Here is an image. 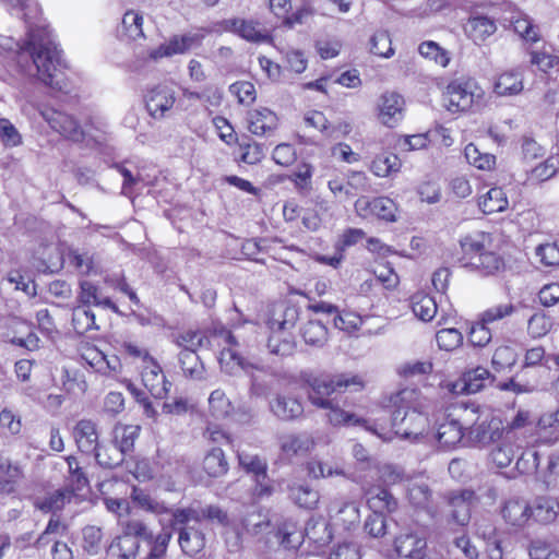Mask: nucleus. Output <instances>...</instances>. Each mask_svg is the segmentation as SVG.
<instances>
[{
	"label": "nucleus",
	"mask_w": 559,
	"mask_h": 559,
	"mask_svg": "<svg viewBox=\"0 0 559 559\" xmlns=\"http://www.w3.org/2000/svg\"><path fill=\"white\" fill-rule=\"evenodd\" d=\"M27 39L21 44L11 36L0 35V50L14 52L21 71L35 76L56 91L67 92L61 67V51L50 38L49 31L39 23V17L29 14Z\"/></svg>",
	"instance_id": "1"
},
{
	"label": "nucleus",
	"mask_w": 559,
	"mask_h": 559,
	"mask_svg": "<svg viewBox=\"0 0 559 559\" xmlns=\"http://www.w3.org/2000/svg\"><path fill=\"white\" fill-rule=\"evenodd\" d=\"M418 392L415 389L405 388L390 397L392 431H383L374 427H367L382 440H391L392 432L403 439L416 441L424 437L429 429V419L417 404Z\"/></svg>",
	"instance_id": "2"
},
{
	"label": "nucleus",
	"mask_w": 559,
	"mask_h": 559,
	"mask_svg": "<svg viewBox=\"0 0 559 559\" xmlns=\"http://www.w3.org/2000/svg\"><path fill=\"white\" fill-rule=\"evenodd\" d=\"M310 391L308 399L312 405L329 409L326 416L333 426L359 425L361 420L355 414L334 406L329 396L335 392H358L365 383L360 376L353 373H338L334 376L314 377L307 381Z\"/></svg>",
	"instance_id": "3"
},
{
	"label": "nucleus",
	"mask_w": 559,
	"mask_h": 559,
	"mask_svg": "<svg viewBox=\"0 0 559 559\" xmlns=\"http://www.w3.org/2000/svg\"><path fill=\"white\" fill-rule=\"evenodd\" d=\"M215 335L222 341L221 344L228 346V348L224 347L221 353L222 370L229 376H236L238 370H242L250 378L249 394L254 397L267 396L272 391L271 368L234 352L231 347L237 346L238 342L233 333L225 328L215 330Z\"/></svg>",
	"instance_id": "4"
},
{
	"label": "nucleus",
	"mask_w": 559,
	"mask_h": 559,
	"mask_svg": "<svg viewBox=\"0 0 559 559\" xmlns=\"http://www.w3.org/2000/svg\"><path fill=\"white\" fill-rule=\"evenodd\" d=\"M241 524L248 534L264 538L266 545H273L275 538L277 545L290 549L297 548L302 542V535L293 520L285 519L272 524L261 512H251L242 519Z\"/></svg>",
	"instance_id": "5"
},
{
	"label": "nucleus",
	"mask_w": 559,
	"mask_h": 559,
	"mask_svg": "<svg viewBox=\"0 0 559 559\" xmlns=\"http://www.w3.org/2000/svg\"><path fill=\"white\" fill-rule=\"evenodd\" d=\"M462 265L477 271L481 275H491L504 267L503 259L493 250L490 234L479 231L461 240Z\"/></svg>",
	"instance_id": "6"
},
{
	"label": "nucleus",
	"mask_w": 559,
	"mask_h": 559,
	"mask_svg": "<svg viewBox=\"0 0 559 559\" xmlns=\"http://www.w3.org/2000/svg\"><path fill=\"white\" fill-rule=\"evenodd\" d=\"M484 90L472 78L452 80L442 94L444 108L452 114L478 110L484 102Z\"/></svg>",
	"instance_id": "7"
},
{
	"label": "nucleus",
	"mask_w": 559,
	"mask_h": 559,
	"mask_svg": "<svg viewBox=\"0 0 559 559\" xmlns=\"http://www.w3.org/2000/svg\"><path fill=\"white\" fill-rule=\"evenodd\" d=\"M479 413L478 407L465 408L462 420L468 427V440L479 447H487L504 438L506 427L499 417Z\"/></svg>",
	"instance_id": "8"
},
{
	"label": "nucleus",
	"mask_w": 559,
	"mask_h": 559,
	"mask_svg": "<svg viewBox=\"0 0 559 559\" xmlns=\"http://www.w3.org/2000/svg\"><path fill=\"white\" fill-rule=\"evenodd\" d=\"M298 319L295 307H285L280 318H272L269 322L271 335L267 340V348L271 354L289 356L294 353L296 343L290 330Z\"/></svg>",
	"instance_id": "9"
},
{
	"label": "nucleus",
	"mask_w": 559,
	"mask_h": 559,
	"mask_svg": "<svg viewBox=\"0 0 559 559\" xmlns=\"http://www.w3.org/2000/svg\"><path fill=\"white\" fill-rule=\"evenodd\" d=\"M39 114L49 127L68 140L80 142L84 139L81 123L72 116L53 107H41Z\"/></svg>",
	"instance_id": "10"
},
{
	"label": "nucleus",
	"mask_w": 559,
	"mask_h": 559,
	"mask_svg": "<svg viewBox=\"0 0 559 559\" xmlns=\"http://www.w3.org/2000/svg\"><path fill=\"white\" fill-rule=\"evenodd\" d=\"M393 548L400 559H418L428 549L427 536L414 527L403 528L394 537Z\"/></svg>",
	"instance_id": "11"
},
{
	"label": "nucleus",
	"mask_w": 559,
	"mask_h": 559,
	"mask_svg": "<svg viewBox=\"0 0 559 559\" xmlns=\"http://www.w3.org/2000/svg\"><path fill=\"white\" fill-rule=\"evenodd\" d=\"M203 519L217 521L219 524H227V514L217 506L189 507L186 509H176L173 512L171 525L175 528L177 524L200 523Z\"/></svg>",
	"instance_id": "12"
},
{
	"label": "nucleus",
	"mask_w": 559,
	"mask_h": 559,
	"mask_svg": "<svg viewBox=\"0 0 559 559\" xmlns=\"http://www.w3.org/2000/svg\"><path fill=\"white\" fill-rule=\"evenodd\" d=\"M355 209L362 217L373 215L390 223L396 221L397 205L388 197H378L371 200L366 197L359 198L355 202Z\"/></svg>",
	"instance_id": "13"
},
{
	"label": "nucleus",
	"mask_w": 559,
	"mask_h": 559,
	"mask_svg": "<svg viewBox=\"0 0 559 559\" xmlns=\"http://www.w3.org/2000/svg\"><path fill=\"white\" fill-rule=\"evenodd\" d=\"M203 35L198 33H188L183 35H175L167 43L159 45L157 48L148 52L152 60L173 57L175 55H182L190 49L200 46Z\"/></svg>",
	"instance_id": "14"
},
{
	"label": "nucleus",
	"mask_w": 559,
	"mask_h": 559,
	"mask_svg": "<svg viewBox=\"0 0 559 559\" xmlns=\"http://www.w3.org/2000/svg\"><path fill=\"white\" fill-rule=\"evenodd\" d=\"M221 25L224 31L237 34L248 41L266 43L271 39L269 29L254 20L228 19Z\"/></svg>",
	"instance_id": "15"
},
{
	"label": "nucleus",
	"mask_w": 559,
	"mask_h": 559,
	"mask_svg": "<svg viewBox=\"0 0 559 559\" xmlns=\"http://www.w3.org/2000/svg\"><path fill=\"white\" fill-rule=\"evenodd\" d=\"M81 358L95 372L111 377L120 372L121 362L118 356H108L95 346L86 345L81 349Z\"/></svg>",
	"instance_id": "16"
},
{
	"label": "nucleus",
	"mask_w": 559,
	"mask_h": 559,
	"mask_svg": "<svg viewBox=\"0 0 559 559\" xmlns=\"http://www.w3.org/2000/svg\"><path fill=\"white\" fill-rule=\"evenodd\" d=\"M176 102L175 91L166 84H158L147 91L145 107L151 117L162 119L171 110Z\"/></svg>",
	"instance_id": "17"
},
{
	"label": "nucleus",
	"mask_w": 559,
	"mask_h": 559,
	"mask_svg": "<svg viewBox=\"0 0 559 559\" xmlns=\"http://www.w3.org/2000/svg\"><path fill=\"white\" fill-rule=\"evenodd\" d=\"M141 379L153 397L162 400L168 395L171 383L155 358L142 365Z\"/></svg>",
	"instance_id": "18"
},
{
	"label": "nucleus",
	"mask_w": 559,
	"mask_h": 559,
	"mask_svg": "<svg viewBox=\"0 0 559 559\" xmlns=\"http://www.w3.org/2000/svg\"><path fill=\"white\" fill-rule=\"evenodd\" d=\"M404 98L395 92L383 93L378 103V118L389 128L397 126L404 117Z\"/></svg>",
	"instance_id": "19"
},
{
	"label": "nucleus",
	"mask_w": 559,
	"mask_h": 559,
	"mask_svg": "<svg viewBox=\"0 0 559 559\" xmlns=\"http://www.w3.org/2000/svg\"><path fill=\"white\" fill-rule=\"evenodd\" d=\"M248 130L257 136H271L278 127V118L269 108L252 109L247 115Z\"/></svg>",
	"instance_id": "20"
},
{
	"label": "nucleus",
	"mask_w": 559,
	"mask_h": 559,
	"mask_svg": "<svg viewBox=\"0 0 559 559\" xmlns=\"http://www.w3.org/2000/svg\"><path fill=\"white\" fill-rule=\"evenodd\" d=\"M73 438L78 449L85 454H92L98 448L97 425L91 419H81L73 427Z\"/></svg>",
	"instance_id": "21"
},
{
	"label": "nucleus",
	"mask_w": 559,
	"mask_h": 559,
	"mask_svg": "<svg viewBox=\"0 0 559 559\" xmlns=\"http://www.w3.org/2000/svg\"><path fill=\"white\" fill-rule=\"evenodd\" d=\"M270 409L275 417L286 421L294 420L304 413V406L299 400L281 394L270 402Z\"/></svg>",
	"instance_id": "22"
},
{
	"label": "nucleus",
	"mask_w": 559,
	"mask_h": 559,
	"mask_svg": "<svg viewBox=\"0 0 559 559\" xmlns=\"http://www.w3.org/2000/svg\"><path fill=\"white\" fill-rule=\"evenodd\" d=\"M465 33L475 44L484 43L497 31L495 21L488 16L476 15L468 19Z\"/></svg>",
	"instance_id": "23"
},
{
	"label": "nucleus",
	"mask_w": 559,
	"mask_h": 559,
	"mask_svg": "<svg viewBox=\"0 0 559 559\" xmlns=\"http://www.w3.org/2000/svg\"><path fill=\"white\" fill-rule=\"evenodd\" d=\"M531 506L523 499L512 498L506 501L501 514L512 526H523L531 518Z\"/></svg>",
	"instance_id": "24"
},
{
	"label": "nucleus",
	"mask_w": 559,
	"mask_h": 559,
	"mask_svg": "<svg viewBox=\"0 0 559 559\" xmlns=\"http://www.w3.org/2000/svg\"><path fill=\"white\" fill-rule=\"evenodd\" d=\"M475 498L472 490L464 489L459 493H453L449 499L452 508V519L459 525H465L471 518V504Z\"/></svg>",
	"instance_id": "25"
},
{
	"label": "nucleus",
	"mask_w": 559,
	"mask_h": 559,
	"mask_svg": "<svg viewBox=\"0 0 559 559\" xmlns=\"http://www.w3.org/2000/svg\"><path fill=\"white\" fill-rule=\"evenodd\" d=\"M559 169V158L549 156L545 160L525 171V183L539 185L554 178Z\"/></svg>",
	"instance_id": "26"
},
{
	"label": "nucleus",
	"mask_w": 559,
	"mask_h": 559,
	"mask_svg": "<svg viewBox=\"0 0 559 559\" xmlns=\"http://www.w3.org/2000/svg\"><path fill=\"white\" fill-rule=\"evenodd\" d=\"M406 490L408 501L413 507L424 510L428 509L432 498V491L425 479H408Z\"/></svg>",
	"instance_id": "27"
},
{
	"label": "nucleus",
	"mask_w": 559,
	"mask_h": 559,
	"mask_svg": "<svg viewBox=\"0 0 559 559\" xmlns=\"http://www.w3.org/2000/svg\"><path fill=\"white\" fill-rule=\"evenodd\" d=\"M177 524L176 526H178ZM179 530V545L182 551L189 556L199 554L205 546V538L201 531L193 525L183 524Z\"/></svg>",
	"instance_id": "28"
},
{
	"label": "nucleus",
	"mask_w": 559,
	"mask_h": 559,
	"mask_svg": "<svg viewBox=\"0 0 559 559\" xmlns=\"http://www.w3.org/2000/svg\"><path fill=\"white\" fill-rule=\"evenodd\" d=\"M316 445L313 438L306 432L286 435L281 439V449L286 455H299L310 452Z\"/></svg>",
	"instance_id": "29"
},
{
	"label": "nucleus",
	"mask_w": 559,
	"mask_h": 559,
	"mask_svg": "<svg viewBox=\"0 0 559 559\" xmlns=\"http://www.w3.org/2000/svg\"><path fill=\"white\" fill-rule=\"evenodd\" d=\"M531 518L535 521L548 524L558 516L559 503L551 497H537L531 507Z\"/></svg>",
	"instance_id": "30"
},
{
	"label": "nucleus",
	"mask_w": 559,
	"mask_h": 559,
	"mask_svg": "<svg viewBox=\"0 0 559 559\" xmlns=\"http://www.w3.org/2000/svg\"><path fill=\"white\" fill-rule=\"evenodd\" d=\"M493 377L488 369L476 367L466 371L462 378L461 391L467 394H475L483 390L487 383H490Z\"/></svg>",
	"instance_id": "31"
},
{
	"label": "nucleus",
	"mask_w": 559,
	"mask_h": 559,
	"mask_svg": "<svg viewBox=\"0 0 559 559\" xmlns=\"http://www.w3.org/2000/svg\"><path fill=\"white\" fill-rule=\"evenodd\" d=\"M132 502L140 509L153 513L155 515H160L165 513H171L174 511L169 510L168 507L163 502L154 499L150 493H147L144 489L139 488L136 486L132 487V491L130 495Z\"/></svg>",
	"instance_id": "32"
},
{
	"label": "nucleus",
	"mask_w": 559,
	"mask_h": 559,
	"mask_svg": "<svg viewBox=\"0 0 559 559\" xmlns=\"http://www.w3.org/2000/svg\"><path fill=\"white\" fill-rule=\"evenodd\" d=\"M463 425L456 419H448L438 427L436 438L441 447L452 448L463 438Z\"/></svg>",
	"instance_id": "33"
},
{
	"label": "nucleus",
	"mask_w": 559,
	"mask_h": 559,
	"mask_svg": "<svg viewBox=\"0 0 559 559\" xmlns=\"http://www.w3.org/2000/svg\"><path fill=\"white\" fill-rule=\"evenodd\" d=\"M97 464L104 468H115L124 460V453L114 442L108 444H99L95 452L92 453Z\"/></svg>",
	"instance_id": "34"
},
{
	"label": "nucleus",
	"mask_w": 559,
	"mask_h": 559,
	"mask_svg": "<svg viewBox=\"0 0 559 559\" xmlns=\"http://www.w3.org/2000/svg\"><path fill=\"white\" fill-rule=\"evenodd\" d=\"M508 198L502 188L489 189L479 200V207L485 214H493L504 211L508 207Z\"/></svg>",
	"instance_id": "35"
},
{
	"label": "nucleus",
	"mask_w": 559,
	"mask_h": 559,
	"mask_svg": "<svg viewBox=\"0 0 559 559\" xmlns=\"http://www.w3.org/2000/svg\"><path fill=\"white\" fill-rule=\"evenodd\" d=\"M368 504L373 512L379 513H392L397 509V500L384 488L369 490Z\"/></svg>",
	"instance_id": "36"
},
{
	"label": "nucleus",
	"mask_w": 559,
	"mask_h": 559,
	"mask_svg": "<svg viewBox=\"0 0 559 559\" xmlns=\"http://www.w3.org/2000/svg\"><path fill=\"white\" fill-rule=\"evenodd\" d=\"M203 471L209 477L218 478L228 471V462L222 449L213 448L203 459Z\"/></svg>",
	"instance_id": "37"
},
{
	"label": "nucleus",
	"mask_w": 559,
	"mask_h": 559,
	"mask_svg": "<svg viewBox=\"0 0 559 559\" xmlns=\"http://www.w3.org/2000/svg\"><path fill=\"white\" fill-rule=\"evenodd\" d=\"M238 147L240 160L249 165L260 163L267 151L264 144L258 143L249 136H243L238 141Z\"/></svg>",
	"instance_id": "38"
},
{
	"label": "nucleus",
	"mask_w": 559,
	"mask_h": 559,
	"mask_svg": "<svg viewBox=\"0 0 559 559\" xmlns=\"http://www.w3.org/2000/svg\"><path fill=\"white\" fill-rule=\"evenodd\" d=\"M141 431L139 425L117 424L114 428V443L126 454L133 449Z\"/></svg>",
	"instance_id": "39"
},
{
	"label": "nucleus",
	"mask_w": 559,
	"mask_h": 559,
	"mask_svg": "<svg viewBox=\"0 0 559 559\" xmlns=\"http://www.w3.org/2000/svg\"><path fill=\"white\" fill-rule=\"evenodd\" d=\"M22 476L19 465L12 464L8 459H0V493L13 492Z\"/></svg>",
	"instance_id": "40"
},
{
	"label": "nucleus",
	"mask_w": 559,
	"mask_h": 559,
	"mask_svg": "<svg viewBox=\"0 0 559 559\" xmlns=\"http://www.w3.org/2000/svg\"><path fill=\"white\" fill-rule=\"evenodd\" d=\"M412 309L414 314L425 322L431 321L438 312L435 298L425 293H417L412 297Z\"/></svg>",
	"instance_id": "41"
},
{
	"label": "nucleus",
	"mask_w": 559,
	"mask_h": 559,
	"mask_svg": "<svg viewBox=\"0 0 559 559\" xmlns=\"http://www.w3.org/2000/svg\"><path fill=\"white\" fill-rule=\"evenodd\" d=\"M80 294L79 301L82 304L81 306L87 307L91 305L103 306L105 308H110L116 310V306L108 297H103L98 293V288L90 281H82L80 283Z\"/></svg>",
	"instance_id": "42"
},
{
	"label": "nucleus",
	"mask_w": 559,
	"mask_h": 559,
	"mask_svg": "<svg viewBox=\"0 0 559 559\" xmlns=\"http://www.w3.org/2000/svg\"><path fill=\"white\" fill-rule=\"evenodd\" d=\"M523 91V79L518 71L502 73L495 83V92L500 96L520 94Z\"/></svg>",
	"instance_id": "43"
},
{
	"label": "nucleus",
	"mask_w": 559,
	"mask_h": 559,
	"mask_svg": "<svg viewBox=\"0 0 559 559\" xmlns=\"http://www.w3.org/2000/svg\"><path fill=\"white\" fill-rule=\"evenodd\" d=\"M511 24L514 32L528 43H537L540 39L538 26L532 19L523 13H518L511 17Z\"/></svg>",
	"instance_id": "44"
},
{
	"label": "nucleus",
	"mask_w": 559,
	"mask_h": 559,
	"mask_svg": "<svg viewBox=\"0 0 559 559\" xmlns=\"http://www.w3.org/2000/svg\"><path fill=\"white\" fill-rule=\"evenodd\" d=\"M329 513L341 521L346 527H349L359 520V508L354 502L334 501L329 507Z\"/></svg>",
	"instance_id": "45"
},
{
	"label": "nucleus",
	"mask_w": 559,
	"mask_h": 559,
	"mask_svg": "<svg viewBox=\"0 0 559 559\" xmlns=\"http://www.w3.org/2000/svg\"><path fill=\"white\" fill-rule=\"evenodd\" d=\"M72 325L78 334H85L91 330H98L94 312L84 306L73 308Z\"/></svg>",
	"instance_id": "46"
},
{
	"label": "nucleus",
	"mask_w": 559,
	"mask_h": 559,
	"mask_svg": "<svg viewBox=\"0 0 559 559\" xmlns=\"http://www.w3.org/2000/svg\"><path fill=\"white\" fill-rule=\"evenodd\" d=\"M179 364L186 377L191 379H201L204 373V367L197 352L181 350L178 355Z\"/></svg>",
	"instance_id": "47"
},
{
	"label": "nucleus",
	"mask_w": 559,
	"mask_h": 559,
	"mask_svg": "<svg viewBox=\"0 0 559 559\" xmlns=\"http://www.w3.org/2000/svg\"><path fill=\"white\" fill-rule=\"evenodd\" d=\"M289 496L297 506L305 509H313L319 502V492L307 485L292 486Z\"/></svg>",
	"instance_id": "48"
},
{
	"label": "nucleus",
	"mask_w": 559,
	"mask_h": 559,
	"mask_svg": "<svg viewBox=\"0 0 559 559\" xmlns=\"http://www.w3.org/2000/svg\"><path fill=\"white\" fill-rule=\"evenodd\" d=\"M121 32L131 40L144 38L143 16L133 11H127L122 17Z\"/></svg>",
	"instance_id": "49"
},
{
	"label": "nucleus",
	"mask_w": 559,
	"mask_h": 559,
	"mask_svg": "<svg viewBox=\"0 0 559 559\" xmlns=\"http://www.w3.org/2000/svg\"><path fill=\"white\" fill-rule=\"evenodd\" d=\"M464 155L471 165L481 170H490L496 164L495 155L480 152L474 143L465 146Z\"/></svg>",
	"instance_id": "50"
},
{
	"label": "nucleus",
	"mask_w": 559,
	"mask_h": 559,
	"mask_svg": "<svg viewBox=\"0 0 559 559\" xmlns=\"http://www.w3.org/2000/svg\"><path fill=\"white\" fill-rule=\"evenodd\" d=\"M400 168L401 160L395 154H380L371 164V170L378 177H388L392 173H397Z\"/></svg>",
	"instance_id": "51"
},
{
	"label": "nucleus",
	"mask_w": 559,
	"mask_h": 559,
	"mask_svg": "<svg viewBox=\"0 0 559 559\" xmlns=\"http://www.w3.org/2000/svg\"><path fill=\"white\" fill-rule=\"evenodd\" d=\"M301 335L307 344L322 346L328 340V330L322 322L309 320L302 326Z\"/></svg>",
	"instance_id": "52"
},
{
	"label": "nucleus",
	"mask_w": 559,
	"mask_h": 559,
	"mask_svg": "<svg viewBox=\"0 0 559 559\" xmlns=\"http://www.w3.org/2000/svg\"><path fill=\"white\" fill-rule=\"evenodd\" d=\"M209 407L212 416L218 419L226 418L233 411L231 402L221 389H216L210 394Z\"/></svg>",
	"instance_id": "53"
},
{
	"label": "nucleus",
	"mask_w": 559,
	"mask_h": 559,
	"mask_svg": "<svg viewBox=\"0 0 559 559\" xmlns=\"http://www.w3.org/2000/svg\"><path fill=\"white\" fill-rule=\"evenodd\" d=\"M502 442L490 452L491 462L499 468L508 467L514 459L515 450L511 444L512 439L504 436Z\"/></svg>",
	"instance_id": "54"
},
{
	"label": "nucleus",
	"mask_w": 559,
	"mask_h": 559,
	"mask_svg": "<svg viewBox=\"0 0 559 559\" xmlns=\"http://www.w3.org/2000/svg\"><path fill=\"white\" fill-rule=\"evenodd\" d=\"M418 52L424 58L432 60L443 68L450 62L449 52L432 40L421 43L418 47Z\"/></svg>",
	"instance_id": "55"
},
{
	"label": "nucleus",
	"mask_w": 559,
	"mask_h": 559,
	"mask_svg": "<svg viewBox=\"0 0 559 559\" xmlns=\"http://www.w3.org/2000/svg\"><path fill=\"white\" fill-rule=\"evenodd\" d=\"M205 342H207V338L204 333L198 330L182 331L175 337V343L182 347V350L197 352L205 345Z\"/></svg>",
	"instance_id": "56"
},
{
	"label": "nucleus",
	"mask_w": 559,
	"mask_h": 559,
	"mask_svg": "<svg viewBox=\"0 0 559 559\" xmlns=\"http://www.w3.org/2000/svg\"><path fill=\"white\" fill-rule=\"evenodd\" d=\"M370 51L382 58H391L394 55L392 40L386 31H377L370 38Z\"/></svg>",
	"instance_id": "57"
},
{
	"label": "nucleus",
	"mask_w": 559,
	"mask_h": 559,
	"mask_svg": "<svg viewBox=\"0 0 559 559\" xmlns=\"http://www.w3.org/2000/svg\"><path fill=\"white\" fill-rule=\"evenodd\" d=\"M71 492L67 490H55L37 502V507L44 512H56L61 510L70 501Z\"/></svg>",
	"instance_id": "58"
},
{
	"label": "nucleus",
	"mask_w": 559,
	"mask_h": 559,
	"mask_svg": "<svg viewBox=\"0 0 559 559\" xmlns=\"http://www.w3.org/2000/svg\"><path fill=\"white\" fill-rule=\"evenodd\" d=\"M552 328V319L544 312L534 313L527 322V333L533 338L545 336Z\"/></svg>",
	"instance_id": "59"
},
{
	"label": "nucleus",
	"mask_w": 559,
	"mask_h": 559,
	"mask_svg": "<svg viewBox=\"0 0 559 559\" xmlns=\"http://www.w3.org/2000/svg\"><path fill=\"white\" fill-rule=\"evenodd\" d=\"M436 341L440 349L451 352L462 345L463 335L454 328L442 329L437 332Z\"/></svg>",
	"instance_id": "60"
},
{
	"label": "nucleus",
	"mask_w": 559,
	"mask_h": 559,
	"mask_svg": "<svg viewBox=\"0 0 559 559\" xmlns=\"http://www.w3.org/2000/svg\"><path fill=\"white\" fill-rule=\"evenodd\" d=\"M239 464L248 472L253 474V477H264L267 473V464L258 455L241 452L238 454Z\"/></svg>",
	"instance_id": "61"
},
{
	"label": "nucleus",
	"mask_w": 559,
	"mask_h": 559,
	"mask_svg": "<svg viewBox=\"0 0 559 559\" xmlns=\"http://www.w3.org/2000/svg\"><path fill=\"white\" fill-rule=\"evenodd\" d=\"M518 355L515 350L510 346H499L491 359L492 367L496 371H501L506 368H511L516 362Z\"/></svg>",
	"instance_id": "62"
},
{
	"label": "nucleus",
	"mask_w": 559,
	"mask_h": 559,
	"mask_svg": "<svg viewBox=\"0 0 559 559\" xmlns=\"http://www.w3.org/2000/svg\"><path fill=\"white\" fill-rule=\"evenodd\" d=\"M170 539L171 533L167 531H163L157 536L152 535V540H145L150 546V551L142 559H160L165 555Z\"/></svg>",
	"instance_id": "63"
},
{
	"label": "nucleus",
	"mask_w": 559,
	"mask_h": 559,
	"mask_svg": "<svg viewBox=\"0 0 559 559\" xmlns=\"http://www.w3.org/2000/svg\"><path fill=\"white\" fill-rule=\"evenodd\" d=\"M535 255L545 266L559 265V247L555 242H546L537 246Z\"/></svg>",
	"instance_id": "64"
}]
</instances>
